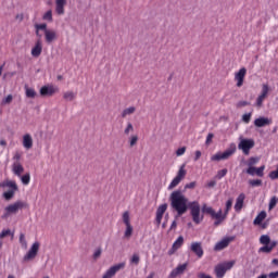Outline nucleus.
<instances>
[{
    "mask_svg": "<svg viewBox=\"0 0 278 278\" xmlns=\"http://www.w3.org/2000/svg\"><path fill=\"white\" fill-rule=\"evenodd\" d=\"M169 201L172 210L177 212L178 216H184V214H186V212H188L190 207V201L188 200L186 194L181 192V190H175L174 192H172Z\"/></svg>",
    "mask_w": 278,
    "mask_h": 278,
    "instance_id": "obj_1",
    "label": "nucleus"
},
{
    "mask_svg": "<svg viewBox=\"0 0 278 278\" xmlns=\"http://www.w3.org/2000/svg\"><path fill=\"white\" fill-rule=\"evenodd\" d=\"M189 210L192 220L195 225H201L203 223V213H201V204L199 201H192L189 203Z\"/></svg>",
    "mask_w": 278,
    "mask_h": 278,
    "instance_id": "obj_2",
    "label": "nucleus"
},
{
    "mask_svg": "<svg viewBox=\"0 0 278 278\" xmlns=\"http://www.w3.org/2000/svg\"><path fill=\"white\" fill-rule=\"evenodd\" d=\"M0 188H9V190L3 193L5 201H11V199H14V194H16L18 191V186L16 185V181L13 180L0 182Z\"/></svg>",
    "mask_w": 278,
    "mask_h": 278,
    "instance_id": "obj_3",
    "label": "nucleus"
},
{
    "mask_svg": "<svg viewBox=\"0 0 278 278\" xmlns=\"http://www.w3.org/2000/svg\"><path fill=\"white\" fill-rule=\"evenodd\" d=\"M236 153V146L235 143H231L228 149H226L224 152H217L213 156H211V162H220L223 160H229L231 155Z\"/></svg>",
    "mask_w": 278,
    "mask_h": 278,
    "instance_id": "obj_4",
    "label": "nucleus"
},
{
    "mask_svg": "<svg viewBox=\"0 0 278 278\" xmlns=\"http://www.w3.org/2000/svg\"><path fill=\"white\" fill-rule=\"evenodd\" d=\"M187 173L188 172L186 170V164L180 165L177 175L172 180V182L168 185V190H173L174 188H177V185L181 184V181H184V179H186Z\"/></svg>",
    "mask_w": 278,
    "mask_h": 278,
    "instance_id": "obj_5",
    "label": "nucleus"
},
{
    "mask_svg": "<svg viewBox=\"0 0 278 278\" xmlns=\"http://www.w3.org/2000/svg\"><path fill=\"white\" fill-rule=\"evenodd\" d=\"M235 265H236V261L224 262L222 264L216 265L215 266L216 277L218 278L225 277V274L227 273V270H231V268H233Z\"/></svg>",
    "mask_w": 278,
    "mask_h": 278,
    "instance_id": "obj_6",
    "label": "nucleus"
},
{
    "mask_svg": "<svg viewBox=\"0 0 278 278\" xmlns=\"http://www.w3.org/2000/svg\"><path fill=\"white\" fill-rule=\"evenodd\" d=\"M255 147V141L253 139H244L240 138V142L238 144V149L244 153V155H249L251 153V149Z\"/></svg>",
    "mask_w": 278,
    "mask_h": 278,
    "instance_id": "obj_7",
    "label": "nucleus"
},
{
    "mask_svg": "<svg viewBox=\"0 0 278 278\" xmlns=\"http://www.w3.org/2000/svg\"><path fill=\"white\" fill-rule=\"evenodd\" d=\"M38 251H40V242L35 241L28 252L24 255V262H31V260H36Z\"/></svg>",
    "mask_w": 278,
    "mask_h": 278,
    "instance_id": "obj_8",
    "label": "nucleus"
},
{
    "mask_svg": "<svg viewBox=\"0 0 278 278\" xmlns=\"http://www.w3.org/2000/svg\"><path fill=\"white\" fill-rule=\"evenodd\" d=\"M23 207H25V203L23 201H16L15 203L10 204L4 208L5 213L3 215V218H8L10 214H16V212H18V210H23Z\"/></svg>",
    "mask_w": 278,
    "mask_h": 278,
    "instance_id": "obj_9",
    "label": "nucleus"
},
{
    "mask_svg": "<svg viewBox=\"0 0 278 278\" xmlns=\"http://www.w3.org/2000/svg\"><path fill=\"white\" fill-rule=\"evenodd\" d=\"M123 268H125V262L115 264L104 273L102 278H113L116 276V273L123 270Z\"/></svg>",
    "mask_w": 278,
    "mask_h": 278,
    "instance_id": "obj_10",
    "label": "nucleus"
},
{
    "mask_svg": "<svg viewBox=\"0 0 278 278\" xmlns=\"http://www.w3.org/2000/svg\"><path fill=\"white\" fill-rule=\"evenodd\" d=\"M236 240V237L230 236V237H224L220 241H218L215 247L214 251H223L224 249H227L231 242Z\"/></svg>",
    "mask_w": 278,
    "mask_h": 278,
    "instance_id": "obj_11",
    "label": "nucleus"
},
{
    "mask_svg": "<svg viewBox=\"0 0 278 278\" xmlns=\"http://www.w3.org/2000/svg\"><path fill=\"white\" fill-rule=\"evenodd\" d=\"M268 91H269L268 85H263L262 92L256 98V108H262V105H264V101L266 100V97H268Z\"/></svg>",
    "mask_w": 278,
    "mask_h": 278,
    "instance_id": "obj_12",
    "label": "nucleus"
},
{
    "mask_svg": "<svg viewBox=\"0 0 278 278\" xmlns=\"http://www.w3.org/2000/svg\"><path fill=\"white\" fill-rule=\"evenodd\" d=\"M166 210H168V204H162L157 207L156 217H155V223L157 227L162 225V218H164V214L166 213Z\"/></svg>",
    "mask_w": 278,
    "mask_h": 278,
    "instance_id": "obj_13",
    "label": "nucleus"
},
{
    "mask_svg": "<svg viewBox=\"0 0 278 278\" xmlns=\"http://www.w3.org/2000/svg\"><path fill=\"white\" fill-rule=\"evenodd\" d=\"M244 77H247V68L244 67L235 74V80L237 81L238 88H241L242 84H244Z\"/></svg>",
    "mask_w": 278,
    "mask_h": 278,
    "instance_id": "obj_14",
    "label": "nucleus"
},
{
    "mask_svg": "<svg viewBox=\"0 0 278 278\" xmlns=\"http://www.w3.org/2000/svg\"><path fill=\"white\" fill-rule=\"evenodd\" d=\"M184 247V236H179L172 245V249L168 251V255H175V252L179 251Z\"/></svg>",
    "mask_w": 278,
    "mask_h": 278,
    "instance_id": "obj_15",
    "label": "nucleus"
},
{
    "mask_svg": "<svg viewBox=\"0 0 278 278\" xmlns=\"http://www.w3.org/2000/svg\"><path fill=\"white\" fill-rule=\"evenodd\" d=\"M58 91V88L53 87L52 85L43 86L40 89L41 97H53L55 92Z\"/></svg>",
    "mask_w": 278,
    "mask_h": 278,
    "instance_id": "obj_16",
    "label": "nucleus"
},
{
    "mask_svg": "<svg viewBox=\"0 0 278 278\" xmlns=\"http://www.w3.org/2000/svg\"><path fill=\"white\" fill-rule=\"evenodd\" d=\"M266 169V166L262 165L261 167H249L247 169L248 175L257 176V177H264V170Z\"/></svg>",
    "mask_w": 278,
    "mask_h": 278,
    "instance_id": "obj_17",
    "label": "nucleus"
},
{
    "mask_svg": "<svg viewBox=\"0 0 278 278\" xmlns=\"http://www.w3.org/2000/svg\"><path fill=\"white\" fill-rule=\"evenodd\" d=\"M45 40L48 45H51V42H55V40H58V31H55L54 29L46 30Z\"/></svg>",
    "mask_w": 278,
    "mask_h": 278,
    "instance_id": "obj_18",
    "label": "nucleus"
},
{
    "mask_svg": "<svg viewBox=\"0 0 278 278\" xmlns=\"http://www.w3.org/2000/svg\"><path fill=\"white\" fill-rule=\"evenodd\" d=\"M186 268H188V263L180 264L175 269L172 270L169 276L172 278L179 277V275H184V273H186Z\"/></svg>",
    "mask_w": 278,
    "mask_h": 278,
    "instance_id": "obj_19",
    "label": "nucleus"
},
{
    "mask_svg": "<svg viewBox=\"0 0 278 278\" xmlns=\"http://www.w3.org/2000/svg\"><path fill=\"white\" fill-rule=\"evenodd\" d=\"M22 144H23L24 149L29 151V149H31V147H34V138H31V135L25 134L22 138Z\"/></svg>",
    "mask_w": 278,
    "mask_h": 278,
    "instance_id": "obj_20",
    "label": "nucleus"
},
{
    "mask_svg": "<svg viewBox=\"0 0 278 278\" xmlns=\"http://www.w3.org/2000/svg\"><path fill=\"white\" fill-rule=\"evenodd\" d=\"M254 125L256 127H266L267 125H273V119L261 116L254 121Z\"/></svg>",
    "mask_w": 278,
    "mask_h": 278,
    "instance_id": "obj_21",
    "label": "nucleus"
},
{
    "mask_svg": "<svg viewBox=\"0 0 278 278\" xmlns=\"http://www.w3.org/2000/svg\"><path fill=\"white\" fill-rule=\"evenodd\" d=\"M64 8H66V0H55V13L59 16H63L65 13Z\"/></svg>",
    "mask_w": 278,
    "mask_h": 278,
    "instance_id": "obj_22",
    "label": "nucleus"
},
{
    "mask_svg": "<svg viewBox=\"0 0 278 278\" xmlns=\"http://www.w3.org/2000/svg\"><path fill=\"white\" fill-rule=\"evenodd\" d=\"M215 219V227H218V225H220V223H223V220H225L227 218V215H225V213L223 214V210H219L217 213L215 211V213H213V217Z\"/></svg>",
    "mask_w": 278,
    "mask_h": 278,
    "instance_id": "obj_23",
    "label": "nucleus"
},
{
    "mask_svg": "<svg viewBox=\"0 0 278 278\" xmlns=\"http://www.w3.org/2000/svg\"><path fill=\"white\" fill-rule=\"evenodd\" d=\"M191 251L198 256L203 257V248L201 247V242H192Z\"/></svg>",
    "mask_w": 278,
    "mask_h": 278,
    "instance_id": "obj_24",
    "label": "nucleus"
},
{
    "mask_svg": "<svg viewBox=\"0 0 278 278\" xmlns=\"http://www.w3.org/2000/svg\"><path fill=\"white\" fill-rule=\"evenodd\" d=\"M244 199H247V195H244V193L238 195L235 204V210L237 212H241L242 207H244Z\"/></svg>",
    "mask_w": 278,
    "mask_h": 278,
    "instance_id": "obj_25",
    "label": "nucleus"
},
{
    "mask_svg": "<svg viewBox=\"0 0 278 278\" xmlns=\"http://www.w3.org/2000/svg\"><path fill=\"white\" fill-rule=\"evenodd\" d=\"M12 172L17 177H21V175H23V173L25 172V168L23 167L21 162H14L13 165H12Z\"/></svg>",
    "mask_w": 278,
    "mask_h": 278,
    "instance_id": "obj_26",
    "label": "nucleus"
},
{
    "mask_svg": "<svg viewBox=\"0 0 278 278\" xmlns=\"http://www.w3.org/2000/svg\"><path fill=\"white\" fill-rule=\"evenodd\" d=\"M40 53H42V42L38 40L35 45V47L31 49V56L33 58H39Z\"/></svg>",
    "mask_w": 278,
    "mask_h": 278,
    "instance_id": "obj_27",
    "label": "nucleus"
},
{
    "mask_svg": "<svg viewBox=\"0 0 278 278\" xmlns=\"http://www.w3.org/2000/svg\"><path fill=\"white\" fill-rule=\"evenodd\" d=\"M24 90L27 99H36V97H38L36 89L28 87L27 85L24 86Z\"/></svg>",
    "mask_w": 278,
    "mask_h": 278,
    "instance_id": "obj_28",
    "label": "nucleus"
},
{
    "mask_svg": "<svg viewBox=\"0 0 278 278\" xmlns=\"http://www.w3.org/2000/svg\"><path fill=\"white\" fill-rule=\"evenodd\" d=\"M275 247H277V242L274 241V242H271L269 244H266V245L260 248L258 252L260 253H270V251H273V249Z\"/></svg>",
    "mask_w": 278,
    "mask_h": 278,
    "instance_id": "obj_29",
    "label": "nucleus"
},
{
    "mask_svg": "<svg viewBox=\"0 0 278 278\" xmlns=\"http://www.w3.org/2000/svg\"><path fill=\"white\" fill-rule=\"evenodd\" d=\"M63 99L65 101H75V99H77V92L74 91H65L63 93Z\"/></svg>",
    "mask_w": 278,
    "mask_h": 278,
    "instance_id": "obj_30",
    "label": "nucleus"
},
{
    "mask_svg": "<svg viewBox=\"0 0 278 278\" xmlns=\"http://www.w3.org/2000/svg\"><path fill=\"white\" fill-rule=\"evenodd\" d=\"M36 28V36H41L40 31H43V34H47V31H49V28H47V24H36L35 25Z\"/></svg>",
    "mask_w": 278,
    "mask_h": 278,
    "instance_id": "obj_31",
    "label": "nucleus"
},
{
    "mask_svg": "<svg viewBox=\"0 0 278 278\" xmlns=\"http://www.w3.org/2000/svg\"><path fill=\"white\" fill-rule=\"evenodd\" d=\"M266 212L262 211L254 219V225H262V222H264L266 219Z\"/></svg>",
    "mask_w": 278,
    "mask_h": 278,
    "instance_id": "obj_32",
    "label": "nucleus"
},
{
    "mask_svg": "<svg viewBox=\"0 0 278 278\" xmlns=\"http://www.w3.org/2000/svg\"><path fill=\"white\" fill-rule=\"evenodd\" d=\"M129 264L131 266H138L140 264V255L139 254H132L129 258Z\"/></svg>",
    "mask_w": 278,
    "mask_h": 278,
    "instance_id": "obj_33",
    "label": "nucleus"
},
{
    "mask_svg": "<svg viewBox=\"0 0 278 278\" xmlns=\"http://www.w3.org/2000/svg\"><path fill=\"white\" fill-rule=\"evenodd\" d=\"M42 21H47L48 23H53V11L48 10L46 13H43Z\"/></svg>",
    "mask_w": 278,
    "mask_h": 278,
    "instance_id": "obj_34",
    "label": "nucleus"
},
{
    "mask_svg": "<svg viewBox=\"0 0 278 278\" xmlns=\"http://www.w3.org/2000/svg\"><path fill=\"white\" fill-rule=\"evenodd\" d=\"M135 112H136L135 106H129L122 112V116L123 118H126V116H131V114H134Z\"/></svg>",
    "mask_w": 278,
    "mask_h": 278,
    "instance_id": "obj_35",
    "label": "nucleus"
},
{
    "mask_svg": "<svg viewBox=\"0 0 278 278\" xmlns=\"http://www.w3.org/2000/svg\"><path fill=\"white\" fill-rule=\"evenodd\" d=\"M202 212L204 214H208V216H211V218H212L216 211H214V208L212 206H207L206 204H204L203 207H202Z\"/></svg>",
    "mask_w": 278,
    "mask_h": 278,
    "instance_id": "obj_36",
    "label": "nucleus"
},
{
    "mask_svg": "<svg viewBox=\"0 0 278 278\" xmlns=\"http://www.w3.org/2000/svg\"><path fill=\"white\" fill-rule=\"evenodd\" d=\"M21 177V181L24 186H29V181H31V176L29 175V173L25 174L24 176H20Z\"/></svg>",
    "mask_w": 278,
    "mask_h": 278,
    "instance_id": "obj_37",
    "label": "nucleus"
},
{
    "mask_svg": "<svg viewBox=\"0 0 278 278\" xmlns=\"http://www.w3.org/2000/svg\"><path fill=\"white\" fill-rule=\"evenodd\" d=\"M134 233V227L131 224L126 225V230H125V238H131V235Z\"/></svg>",
    "mask_w": 278,
    "mask_h": 278,
    "instance_id": "obj_38",
    "label": "nucleus"
},
{
    "mask_svg": "<svg viewBox=\"0 0 278 278\" xmlns=\"http://www.w3.org/2000/svg\"><path fill=\"white\" fill-rule=\"evenodd\" d=\"M260 243H261V244H264V245L270 244V243H271V242H270V237H269L268 235H263V236H261V238H260Z\"/></svg>",
    "mask_w": 278,
    "mask_h": 278,
    "instance_id": "obj_39",
    "label": "nucleus"
},
{
    "mask_svg": "<svg viewBox=\"0 0 278 278\" xmlns=\"http://www.w3.org/2000/svg\"><path fill=\"white\" fill-rule=\"evenodd\" d=\"M128 142L130 147H136V144H138V135H131L128 138Z\"/></svg>",
    "mask_w": 278,
    "mask_h": 278,
    "instance_id": "obj_40",
    "label": "nucleus"
},
{
    "mask_svg": "<svg viewBox=\"0 0 278 278\" xmlns=\"http://www.w3.org/2000/svg\"><path fill=\"white\" fill-rule=\"evenodd\" d=\"M233 206V199H229L227 202H226V208H225V216H227V214H229V211L231 210V207Z\"/></svg>",
    "mask_w": 278,
    "mask_h": 278,
    "instance_id": "obj_41",
    "label": "nucleus"
},
{
    "mask_svg": "<svg viewBox=\"0 0 278 278\" xmlns=\"http://www.w3.org/2000/svg\"><path fill=\"white\" fill-rule=\"evenodd\" d=\"M123 223H124V225H131V222H130V218H129V212L128 211H126V212H124V214H123Z\"/></svg>",
    "mask_w": 278,
    "mask_h": 278,
    "instance_id": "obj_42",
    "label": "nucleus"
},
{
    "mask_svg": "<svg viewBox=\"0 0 278 278\" xmlns=\"http://www.w3.org/2000/svg\"><path fill=\"white\" fill-rule=\"evenodd\" d=\"M134 131V124L132 123H127L126 128L124 129L125 136H129Z\"/></svg>",
    "mask_w": 278,
    "mask_h": 278,
    "instance_id": "obj_43",
    "label": "nucleus"
},
{
    "mask_svg": "<svg viewBox=\"0 0 278 278\" xmlns=\"http://www.w3.org/2000/svg\"><path fill=\"white\" fill-rule=\"evenodd\" d=\"M253 116V113H245L242 115V121L245 123V125H249L251 123V117Z\"/></svg>",
    "mask_w": 278,
    "mask_h": 278,
    "instance_id": "obj_44",
    "label": "nucleus"
},
{
    "mask_svg": "<svg viewBox=\"0 0 278 278\" xmlns=\"http://www.w3.org/2000/svg\"><path fill=\"white\" fill-rule=\"evenodd\" d=\"M20 243L22 249H27V239H25V235H20Z\"/></svg>",
    "mask_w": 278,
    "mask_h": 278,
    "instance_id": "obj_45",
    "label": "nucleus"
},
{
    "mask_svg": "<svg viewBox=\"0 0 278 278\" xmlns=\"http://www.w3.org/2000/svg\"><path fill=\"white\" fill-rule=\"evenodd\" d=\"M249 184L252 186V188H257V187L262 186V180L253 179V180H249Z\"/></svg>",
    "mask_w": 278,
    "mask_h": 278,
    "instance_id": "obj_46",
    "label": "nucleus"
},
{
    "mask_svg": "<svg viewBox=\"0 0 278 278\" xmlns=\"http://www.w3.org/2000/svg\"><path fill=\"white\" fill-rule=\"evenodd\" d=\"M13 99H14V98L12 97V94L7 96V97L2 100V105H10V103H12Z\"/></svg>",
    "mask_w": 278,
    "mask_h": 278,
    "instance_id": "obj_47",
    "label": "nucleus"
},
{
    "mask_svg": "<svg viewBox=\"0 0 278 278\" xmlns=\"http://www.w3.org/2000/svg\"><path fill=\"white\" fill-rule=\"evenodd\" d=\"M257 162H260V157H251L248 162V166L249 168L255 166V164H257Z\"/></svg>",
    "mask_w": 278,
    "mask_h": 278,
    "instance_id": "obj_48",
    "label": "nucleus"
},
{
    "mask_svg": "<svg viewBox=\"0 0 278 278\" xmlns=\"http://www.w3.org/2000/svg\"><path fill=\"white\" fill-rule=\"evenodd\" d=\"M212 140H214V134L210 132V134L206 136V140H205L206 147H210V146L212 144Z\"/></svg>",
    "mask_w": 278,
    "mask_h": 278,
    "instance_id": "obj_49",
    "label": "nucleus"
},
{
    "mask_svg": "<svg viewBox=\"0 0 278 278\" xmlns=\"http://www.w3.org/2000/svg\"><path fill=\"white\" fill-rule=\"evenodd\" d=\"M8 236H12V230L10 229H4L1 231L0 233V238L3 239V238H8Z\"/></svg>",
    "mask_w": 278,
    "mask_h": 278,
    "instance_id": "obj_50",
    "label": "nucleus"
},
{
    "mask_svg": "<svg viewBox=\"0 0 278 278\" xmlns=\"http://www.w3.org/2000/svg\"><path fill=\"white\" fill-rule=\"evenodd\" d=\"M225 175H227V168L220 169L217 175L215 176L216 179H222L223 177H225Z\"/></svg>",
    "mask_w": 278,
    "mask_h": 278,
    "instance_id": "obj_51",
    "label": "nucleus"
},
{
    "mask_svg": "<svg viewBox=\"0 0 278 278\" xmlns=\"http://www.w3.org/2000/svg\"><path fill=\"white\" fill-rule=\"evenodd\" d=\"M269 179H278V165L276 167V170L269 173Z\"/></svg>",
    "mask_w": 278,
    "mask_h": 278,
    "instance_id": "obj_52",
    "label": "nucleus"
},
{
    "mask_svg": "<svg viewBox=\"0 0 278 278\" xmlns=\"http://www.w3.org/2000/svg\"><path fill=\"white\" fill-rule=\"evenodd\" d=\"M185 153H186V147L179 148V149L176 151L177 157H181V155H184Z\"/></svg>",
    "mask_w": 278,
    "mask_h": 278,
    "instance_id": "obj_53",
    "label": "nucleus"
},
{
    "mask_svg": "<svg viewBox=\"0 0 278 278\" xmlns=\"http://www.w3.org/2000/svg\"><path fill=\"white\" fill-rule=\"evenodd\" d=\"M275 205H277V198H271L269 201V211L273 210L275 207Z\"/></svg>",
    "mask_w": 278,
    "mask_h": 278,
    "instance_id": "obj_54",
    "label": "nucleus"
},
{
    "mask_svg": "<svg viewBox=\"0 0 278 278\" xmlns=\"http://www.w3.org/2000/svg\"><path fill=\"white\" fill-rule=\"evenodd\" d=\"M247 105H249V102L247 101H239L237 103V108H247Z\"/></svg>",
    "mask_w": 278,
    "mask_h": 278,
    "instance_id": "obj_55",
    "label": "nucleus"
},
{
    "mask_svg": "<svg viewBox=\"0 0 278 278\" xmlns=\"http://www.w3.org/2000/svg\"><path fill=\"white\" fill-rule=\"evenodd\" d=\"M13 160L15 162H21V154L18 152H15V154L13 155Z\"/></svg>",
    "mask_w": 278,
    "mask_h": 278,
    "instance_id": "obj_56",
    "label": "nucleus"
},
{
    "mask_svg": "<svg viewBox=\"0 0 278 278\" xmlns=\"http://www.w3.org/2000/svg\"><path fill=\"white\" fill-rule=\"evenodd\" d=\"M267 277L268 278H278V270L269 273V275Z\"/></svg>",
    "mask_w": 278,
    "mask_h": 278,
    "instance_id": "obj_57",
    "label": "nucleus"
},
{
    "mask_svg": "<svg viewBox=\"0 0 278 278\" xmlns=\"http://www.w3.org/2000/svg\"><path fill=\"white\" fill-rule=\"evenodd\" d=\"M194 186H197V182H189V184H187L186 186H185V188L186 189H192V188H194Z\"/></svg>",
    "mask_w": 278,
    "mask_h": 278,
    "instance_id": "obj_58",
    "label": "nucleus"
},
{
    "mask_svg": "<svg viewBox=\"0 0 278 278\" xmlns=\"http://www.w3.org/2000/svg\"><path fill=\"white\" fill-rule=\"evenodd\" d=\"M198 277H199V278H212V276H210V275H207V274H205V273H200V274L198 275Z\"/></svg>",
    "mask_w": 278,
    "mask_h": 278,
    "instance_id": "obj_59",
    "label": "nucleus"
},
{
    "mask_svg": "<svg viewBox=\"0 0 278 278\" xmlns=\"http://www.w3.org/2000/svg\"><path fill=\"white\" fill-rule=\"evenodd\" d=\"M207 188H214V186H216V180H211L207 182Z\"/></svg>",
    "mask_w": 278,
    "mask_h": 278,
    "instance_id": "obj_60",
    "label": "nucleus"
},
{
    "mask_svg": "<svg viewBox=\"0 0 278 278\" xmlns=\"http://www.w3.org/2000/svg\"><path fill=\"white\" fill-rule=\"evenodd\" d=\"M201 157V151H195L194 162L199 161Z\"/></svg>",
    "mask_w": 278,
    "mask_h": 278,
    "instance_id": "obj_61",
    "label": "nucleus"
},
{
    "mask_svg": "<svg viewBox=\"0 0 278 278\" xmlns=\"http://www.w3.org/2000/svg\"><path fill=\"white\" fill-rule=\"evenodd\" d=\"M177 228V222L174 220L170 225V229H176Z\"/></svg>",
    "mask_w": 278,
    "mask_h": 278,
    "instance_id": "obj_62",
    "label": "nucleus"
},
{
    "mask_svg": "<svg viewBox=\"0 0 278 278\" xmlns=\"http://www.w3.org/2000/svg\"><path fill=\"white\" fill-rule=\"evenodd\" d=\"M93 255L94 257H99L101 255V250H97Z\"/></svg>",
    "mask_w": 278,
    "mask_h": 278,
    "instance_id": "obj_63",
    "label": "nucleus"
},
{
    "mask_svg": "<svg viewBox=\"0 0 278 278\" xmlns=\"http://www.w3.org/2000/svg\"><path fill=\"white\" fill-rule=\"evenodd\" d=\"M257 278H268V275L263 274V275L257 276Z\"/></svg>",
    "mask_w": 278,
    "mask_h": 278,
    "instance_id": "obj_64",
    "label": "nucleus"
}]
</instances>
